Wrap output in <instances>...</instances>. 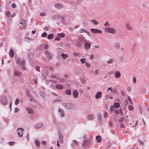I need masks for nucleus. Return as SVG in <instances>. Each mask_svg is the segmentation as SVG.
<instances>
[{"instance_id":"obj_19","label":"nucleus","mask_w":149,"mask_h":149,"mask_svg":"<svg viewBox=\"0 0 149 149\" xmlns=\"http://www.w3.org/2000/svg\"><path fill=\"white\" fill-rule=\"evenodd\" d=\"M9 55L10 57H13L14 56V52L13 49H10L9 52Z\"/></svg>"},{"instance_id":"obj_23","label":"nucleus","mask_w":149,"mask_h":149,"mask_svg":"<svg viewBox=\"0 0 149 149\" xmlns=\"http://www.w3.org/2000/svg\"><path fill=\"white\" fill-rule=\"evenodd\" d=\"M96 138L97 142L100 143L101 141V137L100 136L98 135L96 136Z\"/></svg>"},{"instance_id":"obj_20","label":"nucleus","mask_w":149,"mask_h":149,"mask_svg":"<svg viewBox=\"0 0 149 149\" xmlns=\"http://www.w3.org/2000/svg\"><path fill=\"white\" fill-rule=\"evenodd\" d=\"M114 75L116 78H118L120 77V74L119 72L116 71L115 72Z\"/></svg>"},{"instance_id":"obj_6","label":"nucleus","mask_w":149,"mask_h":149,"mask_svg":"<svg viewBox=\"0 0 149 149\" xmlns=\"http://www.w3.org/2000/svg\"><path fill=\"white\" fill-rule=\"evenodd\" d=\"M105 31L109 33H112V34L116 32V30L111 28L107 27L105 29Z\"/></svg>"},{"instance_id":"obj_44","label":"nucleus","mask_w":149,"mask_h":149,"mask_svg":"<svg viewBox=\"0 0 149 149\" xmlns=\"http://www.w3.org/2000/svg\"><path fill=\"white\" fill-rule=\"evenodd\" d=\"M115 113L116 114H118L120 112V110L118 109H115L114 110Z\"/></svg>"},{"instance_id":"obj_9","label":"nucleus","mask_w":149,"mask_h":149,"mask_svg":"<svg viewBox=\"0 0 149 149\" xmlns=\"http://www.w3.org/2000/svg\"><path fill=\"white\" fill-rule=\"evenodd\" d=\"M45 54L46 56V57L48 58L50 60H51L52 58L53 54L52 53H49L47 51H46L45 52Z\"/></svg>"},{"instance_id":"obj_64","label":"nucleus","mask_w":149,"mask_h":149,"mask_svg":"<svg viewBox=\"0 0 149 149\" xmlns=\"http://www.w3.org/2000/svg\"><path fill=\"white\" fill-rule=\"evenodd\" d=\"M33 82L36 84L37 83V78H35L33 79Z\"/></svg>"},{"instance_id":"obj_61","label":"nucleus","mask_w":149,"mask_h":149,"mask_svg":"<svg viewBox=\"0 0 149 149\" xmlns=\"http://www.w3.org/2000/svg\"><path fill=\"white\" fill-rule=\"evenodd\" d=\"M104 25H105L106 26H109V23L107 22H106L105 23Z\"/></svg>"},{"instance_id":"obj_33","label":"nucleus","mask_w":149,"mask_h":149,"mask_svg":"<svg viewBox=\"0 0 149 149\" xmlns=\"http://www.w3.org/2000/svg\"><path fill=\"white\" fill-rule=\"evenodd\" d=\"M87 30L84 29H81L80 30L79 32L80 33H82L83 32H86Z\"/></svg>"},{"instance_id":"obj_34","label":"nucleus","mask_w":149,"mask_h":149,"mask_svg":"<svg viewBox=\"0 0 149 149\" xmlns=\"http://www.w3.org/2000/svg\"><path fill=\"white\" fill-rule=\"evenodd\" d=\"M58 136L59 138H61L63 137V135L61 132L59 130L58 131Z\"/></svg>"},{"instance_id":"obj_52","label":"nucleus","mask_w":149,"mask_h":149,"mask_svg":"<svg viewBox=\"0 0 149 149\" xmlns=\"http://www.w3.org/2000/svg\"><path fill=\"white\" fill-rule=\"evenodd\" d=\"M36 70L38 71H39L40 70V67L38 66H36L35 68Z\"/></svg>"},{"instance_id":"obj_10","label":"nucleus","mask_w":149,"mask_h":149,"mask_svg":"<svg viewBox=\"0 0 149 149\" xmlns=\"http://www.w3.org/2000/svg\"><path fill=\"white\" fill-rule=\"evenodd\" d=\"M23 129L18 128L17 129V134L19 136L22 137L23 134L22 133Z\"/></svg>"},{"instance_id":"obj_54","label":"nucleus","mask_w":149,"mask_h":149,"mask_svg":"<svg viewBox=\"0 0 149 149\" xmlns=\"http://www.w3.org/2000/svg\"><path fill=\"white\" fill-rule=\"evenodd\" d=\"M138 141L139 142V143L140 145H142V146H143V142L141 141L139 139H138Z\"/></svg>"},{"instance_id":"obj_27","label":"nucleus","mask_w":149,"mask_h":149,"mask_svg":"<svg viewBox=\"0 0 149 149\" xmlns=\"http://www.w3.org/2000/svg\"><path fill=\"white\" fill-rule=\"evenodd\" d=\"M54 37V35L53 34H50L48 35L47 36V38L48 39H52Z\"/></svg>"},{"instance_id":"obj_58","label":"nucleus","mask_w":149,"mask_h":149,"mask_svg":"<svg viewBox=\"0 0 149 149\" xmlns=\"http://www.w3.org/2000/svg\"><path fill=\"white\" fill-rule=\"evenodd\" d=\"M114 108V107H113V106H111L110 107V111L111 112H112V111L113 110Z\"/></svg>"},{"instance_id":"obj_48","label":"nucleus","mask_w":149,"mask_h":149,"mask_svg":"<svg viewBox=\"0 0 149 149\" xmlns=\"http://www.w3.org/2000/svg\"><path fill=\"white\" fill-rule=\"evenodd\" d=\"M19 101V99L18 98H17L16 101L15 102V104L16 105H17L18 104Z\"/></svg>"},{"instance_id":"obj_8","label":"nucleus","mask_w":149,"mask_h":149,"mask_svg":"<svg viewBox=\"0 0 149 149\" xmlns=\"http://www.w3.org/2000/svg\"><path fill=\"white\" fill-rule=\"evenodd\" d=\"M26 109L29 114H32L34 113V111L31 107H28L26 108Z\"/></svg>"},{"instance_id":"obj_25","label":"nucleus","mask_w":149,"mask_h":149,"mask_svg":"<svg viewBox=\"0 0 149 149\" xmlns=\"http://www.w3.org/2000/svg\"><path fill=\"white\" fill-rule=\"evenodd\" d=\"M114 108H118L120 106V104L118 102H115L113 104Z\"/></svg>"},{"instance_id":"obj_47","label":"nucleus","mask_w":149,"mask_h":149,"mask_svg":"<svg viewBox=\"0 0 149 149\" xmlns=\"http://www.w3.org/2000/svg\"><path fill=\"white\" fill-rule=\"evenodd\" d=\"M49 27L50 26H45L43 28V29L47 31H48Z\"/></svg>"},{"instance_id":"obj_40","label":"nucleus","mask_w":149,"mask_h":149,"mask_svg":"<svg viewBox=\"0 0 149 149\" xmlns=\"http://www.w3.org/2000/svg\"><path fill=\"white\" fill-rule=\"evenodd\" d=\"M128 109L130 110H132L133 109V107L131 105H129L128 107Z\"/></svg>"},{"instance_id":"obj_24","label":"nucleus","mask_w":149,"mask_h":149,"mask_svg":"<svg viewBox=\"0 0 149 149\" xmlns=\"http://www.w3.org/2000/svg\"><path fill=\"white\" fill-rule=\"evenodd\" d=\"M56 87L58 89L61 90L63 88V86L61 85L58 84L56 86Z\"/></svg>"},{"instance_id":"obj_49","label":"nucleus","mask_w":149,"mask_h":149,"mask_svg":"<svg viewBox=\"0 0 149 149\" xmlns=\"http://www.w3.org/2000/svg\"><path fill=\"white\" fill-rule=\"evenodd\" d=\"M6 15L8 17H9L10 15V11H8L6 14Z\"/></svg>"},{"instance_id":"obj_62","label":"nucleus","mask_w":149,"mask_h":149,"mask_svg":"<svg viewBox=\"0 0 149 149\" xmlns=\"http://www.w3.org/2000/svg\"><path fill=\"white\" fill-rule=\"evenodd\" d=\"M83 0H78L77 2V3L78 4L82 2V1H83Z\"/></svg>"},{"instance_id":"obj_59","label":"nucleus","mask_w":149,"mask_h":149,"mask_svg":"<svg viewBox=\"0 0 149 149\" xmlns=\"http://www.w3.org/2000/svg\"><path fill=\"white\" fill-rule=\"evenodd\" d=\"M85 64L86 65L88 68L90 66V64L87 62L85 63Z\"/></svg>"},{"instance_id":"obj_26","label":"nucleus","mask_w":149,"mask_h":149,"mask_svg":"<svg viewBox=\"0 0 149 149\" xmlns=\"http://www.w3.org/2000/svg\"><path fill=\"white\" fill-rule=\"evenodd\" d=\"M128 104V100H126L125 101V102H124V107H123V109H125L127 106V105Z\"/></svg>"},{"instance_id":"obj_5","label":"nucleus","mask_w":149,"mask_h":149,"mask_svg":"<svg viewBox=\"0 0 149 149\" xmlns=\"http://www.w3.org/2000/svg\"><path fill=\"white\" fill-rule=\"evenodd\" d=\"M90 142L88 140H84L82 143V146L83 148H86L89 144Z\"/></svg>"},{"instance_id":"obj_50","label":"nucleus","mask_w":149,"mask_h":149,"mask_svg":"<svg viewBox=\"0 0 149 149\" xmlns=\"http://www.w3.org/2000/svg\"><path fill=\"white\" fill-rule=\"evenodd\" d=\"M47 15V14L46 13H41L40 14V16H45Z\"/></svg>"},{"instance_id":"obj_12","label":"nucleus","mask_w":149,"mask_h":149,"mask_svg":"<svg viewBox=\"0 0 149 149\" xmlns=\"http://www.w3.org/2000/svg\"><path fill=\"white\" fill-rule=\"evenodd\" d=\"M23 74L22 72L18 70H15L14 73V75L15 76H19Z\"/></svg>"},{"instance_id":"obj_29","label":"nucleus","mask_w":149,"mask_h":149,"mask_svg":"<svg viewBox=\"0 0 149 149\" xmlns=\"http://www.w3.org/2000/svg\"><path fill=\"white\" fill-rule=\"evenodd\" d=\"M61 56L64 59H65L68 57L67 55L64 53H62Z\"/></svg>"},{"instance_id":"obj_13","label":"nucleus","mask_w":149,"mask_h":149,"mask_svg":"<svg viewBox=\"0 0 149 149\" xmlns=\"http://www.w3.org/2000/svg\"><path fill=\"white\" fill-rule=\"evenodd\" d=\"M102 93L100 91L97 92L95 95V97L96 99H98L101 97Z\"/></svg>"},{"instance_id":"obj_3","label":"nucleus","mask_w":149,"mask_h":149,"mask_svg":"<svg viewBox=\"0 0 149 149\" xmlns=\"http://www.w3.org/2000/svg\"><path fill=\"white\" fill-rule=\"evenodd\" d=\"M1 101L2 104L6 105L7 104L6 97L5 95H3L1 98Z\"/></svg>"},{"instance_id":"obj_55","label":"nucleus","mask_w":149,"mask_h":149,"mask_svg":"<svg viewBox=\"0 0 149 149\" xmlns=\"http://www.w3.org/2000/svg\"><path fill=\"white\" fill-rule=\"evenodd\" d=\"M26 139L27 141H29V133H27L26 136Z\"/></svg>"},{"instance_id":"obj_38","label":"nucleus","mask_w":149,"mask_h":149,"mask_svg":"<svg viewBox=\"0 0 149 149\" xmlns=\"http://www.w3.org/2000/svg\"><path fill=\"white\" fill-rule=\"evenodd\" d=\"M40 95L42 97H43L45 95V93L43 91H41L40 92Z\"/></svg>"},{"instance_id":"obj_18","label":"nucleus","mask_w":149,"mask_h":149,"mask_svg":"<svg viewBox=\"0 0 149 149\" xmlns=\"http://www.w3.org/2000/svg\"><path fill=\"white\" fill-rule=\"evenodd\" d=\"M54 6L58 9H60L64 7V6L62 4L59 3L56 4Z\"/></svg>"},{"instance_id":"obj_22","label":"nucleus","mask_w":149,"mask_h":149,"mask_svg":"<svg viewBox=\"0 0 149 149\" xmlns=\"http://www.w3.org/2000/svg\"><path fill=\"white\" fill-rule=\"evenodd\" d=\"M65 93L67 95H71V92L70 90L67 89L65 91Z\"/></svg>"},{"instance_id":"obj_32","label":"nucleus","mask_w":149,"mask_h":149,"mask_svg":"<svg viewBox=\"0 0 149 149\" xmlns=\"http://www.w3.org/2000/svg\"><path fill=\"white\" fill-rule=\"evenodd\" d=\"M80 81L82 84H84L86 83V81L83 78H80Z\"/></svg>"},{"instance_id":"obj_2","label":"nucleus","mask_w":149,"mask_h":149,"mask_svg":"<svg viewBox=\"0 0 149 149\" xmlns=\"http://www.w3.org/2000/svg\"><path fill=\"white\" fill-rule=\"evenodd\" d=\"M79 40L80 41L84 43V47H91L90 43L87 42L86 40L83 37H79Z\"/></svg>"},{"instance_id":"obj_60","label":"nucleus","mask_w":149,"mask_h":149,"mask_svg":"<svg viewBox=\"0 0 149 149\" xmlns=\"http://www.w3.org/2000/svg\"><path fill=\"white\" fill-rule=\"evenodd\" d=\"M79 54L78 53H77L75 52H74L73 53V55L74 56H77Z\"/></svg>"},{"instance_id":"obj_53","label":"nucleus","mask_w":149,"mask_h":149,"mask_svg":"<svg viewBox=\"0 0 149 149\" xmlns=\"http://www.w3.org/2000/svg\"><path fill=\"white\" fill-rule=\"evenodd\" d=\"M59 141L61 143H63V138H59Z\"/></svg>"},{"instance_id":"obj_51","label":"nucleus","mask_w":149,"mask_h":149,"mask_svg":"<svg viewBox=\"0 0 149 149\" xmlns=\"http://www.w3.org/2000/svg\"><path fill=\"white\" fill-rule=\"evenodd\" d=\"M22 22L23 24H24L25 25H26V20H22Z\"/></svg>"},{"instance_id":"obj_4","label":"nucleus","mask_w":149,"mask_h":149,"mask_svg":"<svg viewBox=\"0 0 149 149\" xmlns=\"http://www.w3.org/2000/svg\"><path fill=\"white\" fill-rule=\"evenodd\" d=\"M20 64V67L21 68V69L22 70H25V68L24 66L25 65V60L24 59H22L19 63Z\"/></svg>"},{"instance_id":"obj_1","label":"nucleus","mask_w":149,"mask_h":149,"mask_svg":"<svg viewBox=\"0 0 149 149\" xmlns=\"http://www.w3.org/2000/svg\"><path fill=\"white\" fill-rule=\"evenodd\" d=\"M61 104L65 108L69 110H72L74 108V105L70 103L63 102Z\"/></svg>"},{"instance_id":"obj_36","label":"nucleus","mask_w":149,"mask_h":149,"mask_svg":"<svg viewBox=\"0 0 149 149\" xmlns=\"http://www.w3.org/2000/svg\"><path fill=\"white\" fill-rule=\"evenodd\" d=\"M97 118L99 119H100V120L102 118V116L101 114L100 113H98L97 115Z\"/></svg>"},{"instance_id":"obj_42","label":"nucleus","mask_w":149,"mask_h":149,"mask_svg":"<svg viewBox=\"0 0 149 149\" xmlns=\"http://www.w3.org/2000/svg\"><path fill=\"white\" fill-rule=\"evenodd\" d=\"M86 61V59L85 58H81L80 59V61L82 63H84Z\"/></svg>"},{"instance_id":"obj_57","label":"nucleus","mask_w":149,"mask_h":149,"mask_svg":"<svg viewBox=\"0 0 149 149\" xmlns=\"http://www.w3.org/2000/svg\"><path fill=\"white\" fill-rule=\"evenodd\" d=\"M19 111V109L18 108H15V111H14V113H16L17 112H18Z\"/></svg>"},{"instance_id":"obj_41","label":"nucleus","mask_w":149,"mask_h":149,"mask_svg":"<svg viewBox=\"0 0 149 149\" xmlns=\"http://www.w3.org/2000/svg\"><path fill=\"white\" fill-rule=\"evenodd\" d=\"M72 142L74 143V144L75 145V146H78V143L77 141L75 140H74L72 141Z\"/></svg>"},{"instance_id":"obj_30","label":"nucleus","mask_w":149,"mask_h":149,"mask_svg":"<svg viewBox=\"0 0 149 149\" xmlns=\"http://www.w3.org/2000/svg\"><path fill=\"white\" fill-rule=\"evenodd\" d=\"M35 143L37 147H39L40 145V143L39 141L37 140H36L35 141Z\"/></svg>"},{"instance_id":"obj_28","label":"nucleus","mask_w":149,"mask_h":149,"mask_svg":"<svg viewBox=\"0 0 149 149\" xmlns=\"http://www.w3.org/2000/svg\"><path fill=\"white\" fill-rule=\"evenodd\" d=\"M57 36L58 37L63 38L65 36V34L63 33H60L57 34Z\"/></svg>"},{"instance_id":"obj_56","label":"nucleus","mask_w":149,"mask_h":149,"mask_svg":"<svg viewBox=\"0 0 149 149\" xmlns=\"http://www.w3.org/2000/svg\"><path fill=\"white\" fill-rule=\"evenodd\" d=\"M124 120V118L123 117H121L120 119L118 120V121L120 122H122Z\"/></svg>"},{"instance_id":"obj_7","label":"nucleus","mask_w":149,"mask_h":149,"mask_svg":"<svg viewBox=\"0 0 149 149\" xmlns=\"http://www.w3.org/2000/svg\"><path fill=\"white\" fill-rule=\"evenodd\" d=\"M73 96L74 98L75 99H77L78 97L79 94L77 90H74L73 91Z\"/></svg>"},{"instance_id":"obj_37","label":"nucleus","mask_w":149,"mask_h":149,"mask_svg":"<svg viewBox=\"0 0 149 149\" xmlns=\"http://www.w3.org/2000/svg\"><path fill=\"white\" fill-rule=\"evenodd\" d=\"M92 22L95 25H97L98 24V22L95 20H91Z\"/></svg>"},{"instance_id":"obj_17","label":"nucleus","mask_w":149,"mask_h":149,"mask_svg":"<svg viewBox=\"0 0 149 149\" xmlns=\"http://www.w3.org/2000/svg\"><path fill=\"white\" fill-rule=\"evenodd\" d=\"M126 28L129 30H132V28L130 26V24L128 22H126L125 25Z\"/></svg>"},{"instance_id":"obj_45","label":"nucleus","mask_w":149,"mask_h":149,"mask_svg":"<svg viewBox=\"0 0 149 149\" xmlns=\"http://www.w3.org/2000/svg\"><path fill=\"white\" fill-rule=\"evenodd\" d=\"M113 60L112 59H110L107 61V62L109 64L112 63L113 62Z\"/></svg>"},{"instance_id":"obj_15","label":"nucleus","mask_w":149,"mask_h":149,"mask_svg":"<svg viewBox=\"0 0 149 149\" xmlns=\"http://www.w3.org/2000/svg\"><path fill=\"white\" fill-rule=\"evenodd\" d=\"M95 118V116L94 115L89 114L87 116V119L88 120H92Z\"/></svg>"},{"instance_id":"obj_35","label":"nucleus","mask_w":149,"mask_h":149,"mask_svg":"<svg viewBox=\"0 0 149 149\" xmlns=\"http://www.w3.org/2000/svg\"><path fill=\"white\" fill-rule=\"evenodd\" d=\"M34 56V55L33 53H30L28 55L29 57L30 58H32Z\"/></svg>"},{"instance_id":"obj_14","label":"nucleus","mask_w":149,"mask_h":149,"mask_svg":"<svg viewBox=\"0 0 149 149\" xmlns=\"http://www.w3.org/2000/svg\"><path fill=\"white\" fill-rule=\"evenodd\" d=\"M43 126V124L42 123H38L35 126V127L36 129L40 128Z\"/></svg>"},{"instance_id":"obj_16","label":"nucleus","mask_w":149,"mask_h":149,"mask_svg":"<svg viewBox=\"0 0 149 149\" xmlns=\"http://www.w3.org/2000/svg\"><path fill=\"white\" fill-rule=\"evenodd\" d=\"M58 111L60 113V114L61 117H63L64 116V111L62 109L60 108L59 109H58Z\"/></svg>"},{"instance_id":"obj_43","label":"nucleus","mask_w":149,"mask_h":149,"mask_svg":"<svg viewBox=\"0 0 149 149\" xmlns=\"http://www.w3.org/2000/svg\"><path fill=\"white\" fill-rule=\"evenodd\" d=\"M57 17L58 18L61 19L62 20H63L64 19V17L62 16L61 15H57Z\"/></svg>"},{"instance_id":"obj_31","label":"nucleus","mask_w":149,"mask_h":149,"mask_svg":"<svg viewBox=\"0 0 149 149\" xmlns=\"http://www.w3.org/2000/svg\"><path fill=\"white\" fill-rule=\"evenodd\" d=\"M21 61L20 59L19 58H17L15 60L16 63L17 64H19Z\"/></svg>"},{"instance_id":"obj_39","label":"nucleus","mask_w":149,"mask_h":149,"mask_svg":"<svg viewBox=\"0 0 149 149\" xmlns=\"http://www.w3.org/2000/svg\"><path fill=\"white\" fill-rule=\"evenodd\" d=\"M47 33L46 32H44L42 33L41 35V36L42 37L45 38L47 36Z\"/></svg>"},{"instance_id":"obj_63","label":"nucleus","mask_w":149,"mask_h":149,"mask_svg":"<svg viewBox=\"0 0 149 149\" xmlns=\"http://www.w3.org/2000/svg\"><path fill=\"white\" fill-rule=\"evenodd\" d=\"M11 6H12V7H13V8H15L16 7V5L14 3H12V5H11Z\"/></svg>"},{"instance_id":"obj_11","label":"nucleus","mask_w":149,"mask_h":149,"mask_svg":"<svg viewBox=\"0 0 149 149\" xmlns=\"http://www.w3.org/2000/svg\"><path fill=\"white\" fill-rule=\"evenodd\" d=\"M91 31L92 32L94 33H102V31L101 30L97 29H91Z\"/></svg>"},{"instance_id":"obj_46","label":"nucleus","mask_w":149,"mask_h":149,"mask_svg":"<svg viewBox=\"0 0 149 149\" xmlns=\"http://www.w3.org/2000/svg\"><path fill=\"white\" fill-rule=\"evenodd\" d=\"M51 78L55 79H57L58 80H59V79H58V78H57L56 77L55 75L54 74H52L51 75V77H50Z\"/></svg>"},{"instance_id":"obj_21","label":"nucleus","mask_w":149,"mask_h":149,"mask_svg":"<svg viewBox=\"0 0 149 149\" xmlns=\"http://www.w3.org/2000/svg\"><path fill=\"white\" fill-rule=\"evenodd\" d=\"M49 69V70H51L52 71H53V68L52 66H50L49 67H47V66H45L44 68V70H47V69Z\"/></svg>"}]
</instances>
